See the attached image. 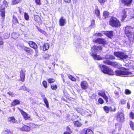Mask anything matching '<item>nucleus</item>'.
I'll return each mask as SVG.
<instances>
[{
	"instance_id": "obj_40",
	"label": "nucleus",
	"mask_w": 134,
	"mask_h": 134,
	"mask_svg": "<svg viewBox=\"0 0 134 134\" xmlns=\"http://www.w3.org/2000/svg\"><path fill=\"white\" fill-rule=\"evenodd\" d=\"M38 30L40 32L42 33L43 34H44L45 35H46V33L44 31L41 29H40V28H37Z\"/></svg>"
},
{
	"instance_id": "obj_46",
	"label": "nucleus",
	"mask_w": 134,
	"mask_h": 134,
	"mask_svg": "<svg viewBox=\"0 0 134 134\" xmlns=\"http://www.w3.org/2000/svg\"><path fill=\"white\" fill-rule=\"evenodd\" d=\"M125 92V93L127 94H129L131 93V91L128 89H126Z\"/></svg>"
},
{
	"instance_id": "obj_10",
	"label": "nucleus",
	"mask_w": 134,
	"mask_h": 134,
	"mask_svg": "<svg viewBox=\"0 0 134 134\" xmlns=\"http://www.w3.org/2000/svg\"><path fill=\"white\" fill-rule=\"evenodd\" d=\"M129 12L128 9H125L122 11V13L121 14L122 16V20H123L126 18L127 15V13Z\"/></svg>"
},
{
	"instance_id": "obj_25",
	"label": "nucleus",
	"mask_w": 134,
	"mask_h": 134,
	"mask_svg": "<svg viewBox=\"0 0 134 134\" xmlns=\"http://www.w3.org/2000/svg\"><path fill=\"white\" fill-rule=\"evenodd\" d=\"M21 0H13L12 1V4L15 5L19 3Z\"/></svg>"
},
{
	"instance_id": "obj_44",
	"label": "nucleus",
	"mask_w": 134,
	"mask_h": 134,
	"mask_svg": "<svg viewBox=\"0 0 134 134\" xmlns=\"http://www.w3.org/2000/svg\"><path fill=\"white\" fill-rule=\"evenodd\" d=\"M17 46L20 49H21L22 48L23 49H24V48L25 47L22 44H19L17 45Z\"/></svg>"
},
{
	"instance_id": "obj_6",
	"label": "nucleus",
	"mask_w": 134,
	"mask_h": 134,
	"mask_svg": "<svg viewBox=\"0 0 134 134\" xmlns=\"http://www.w3.org/2000/svg\"><path fill=\"white\" fill-rule=\"evenodd\" d=\"M124 116L123 113L118 112L117 114V120L119 122H123L124 120Z\"/></svg>"
},
{
	"instance_id": "obj_58",
	"label": "nucleus",
	"mask_w": 134,
	"mask_h": 134,
	"mask_svg": "<svg viewBox=\"0 0 134 134\" xmlns=\"http://www.w3.org/2000/svg\"><path fill=\"white\" fill-rule=\"evenodd\" d=\"M115 127L116 128L117 127H118V128L119 127H121V125L118 124H116L115 125Z\"/></svg>"
},
{
	"instance_id": "obj_52",
	"label": "nucleus",
	"mask_w": 134,
	"mask_h": 134,
	"mask_svg": "<svg viewBox=\"0 0 134 134\" xmlns=\"http://www.w3.org/2000/svg\"><path fill=\"white\" fill-rule=\"evenodd\" d=\"M114 93L115 94L116 97V98H118L119 97V93L117 91H115L114 92Z\"/></svg>"
},
{
	"instance_id": "obj_18",
	"label": "nucleus",
	"mask_w": 134,
	"mask_h": 134,
	"mask_svg": "<svg viewBox=\"0 0 134 134\" xmlns=\"http://www.w3.org/2000/svg\"><path fill=\"white\" fill-rule=\"evenodd\" d=\"M106 35L109 38H111L113 35V32L112 31H107L105 33Z\"/></svg>"
},
{
	"instance_id": "obj_30",
	"label": "nucleus",
	"mask_w": 134,
	"mask_h": 134,
	"mask_svg": "<svg viewBox=\"0 0 134 134\" xmlns=\"http://www.w3.org/2000/svg\"><path fill=\"white\" fill-rule=\"evenodd\" d=\"M129 124L132 130L134 131V123L131 121L130 122Z\"/></svg>"
},
{
	"instance_id": "obj_37",
	"label": "nucleus",
	"mask_w": 134,
	"mask_h": 134,
	"mask_svg": "<svg viewBox=\"0 0 134 134\" xmlns=\"http://www.w3.org/2000/svg\"><path fill=\"white\" fill-rule=\"evenodd\" d=\"M51 56V55H49L47 54H46L44 55V57L46 59H48Z\"/></svg>"
},
{
	"instance_id": "obj_5",
	"label": "nucleus",
	"mask_w": 134,
	"mask_h": 134,
	"mask_svg": "<svg viewBox=\"0 0 134 134\" xmlns=\"http://www.w3.org/2000/svg\"><path fill=\"white\" fill-rule=\"evenodd\" d=\"M114 54L115 56L121 59H125L128 57L127 55L122 52H115Z\"/></svg>"
},
{
	"instance_id": "obj_41",
	"label": "nucleus",
	"mask_w": 134,
	"mask_h": 134,
	"mask_svg": "<svg viewBox=\"0 0 134 134\" xmlns=\"http://www.w3.org/2000/svg\"><path fill=\"white\" fill-rule=\"evenodd\" d=\"M5 12L4 10L2 11L1 13V16L3 18L5 17Z\"/></svg>"
},
{
	"instance_id": "obj_13",
	"label": "nucleus",
	"mask_w": 134,
	"mask_h": 134,
	"mask_svg": "<svg viewBox=\"0 0 134 134\" xmlns=\"http://www.w3.org/2000/svg\"><path fill=\"white\" fill-rule=\"evenodd\" d=\"M59 25L61 26H63L66 24V20L63 17H61L59 20Z\"/></svg>"
},
{
	"instance_id": "obj_24",
	"label": "nucleus",
	"mask_w": 134,
	"mask_h": 134,
	"mask_svg": "<svg viewBox=\"0 0 134 134\" xmlns=\"http://www.w3.org/2000/svg\"><path fill=\"white\" fill-rule=\"evenodd\" d=\"M84 134H94L93 132L90 129H87L85 131Z\"/></svg>"
},
{
	"instance_id": "obj_33",
	"label": "nucleus",
	"mask_w": 134,
	"mask_h": 134,
	"mask_svg": "<svg viewBox=\"0 0 134 134\" xmlns=\"http://www.w3.org/2000/svg\"><path fill=\"white\" fill-rule=\"evenodd\" d=\"M111 62L110 60H107L103 61V63L105 64L111 65Z\"/></svg>"
},
{
	"instance_id": "obj_45",
	"label": "nucleus",
	"mask_w": 134,
	"mask_h": 134,
	"mask_svg": "<svg viewBox=\"0 0 134 134\" xmlns=\"http://www.w3.org/2000/svg\"><path fill=\"white\" fill-rule=\"evenodd\" d=\"M99 103L100 104H102L104 103V100L101 98H99L98 99Z\"/></svg>"
},
{
	"instance_id": "obj_7",
	"label": "nucleus",
	"mask_w": 134,
	"mask_h": 134,
	"mask_svg": "<svg viewBox=\"0 0 134 134\" xmlns=\"http://www.w3.org/2000/svg\"><path fill=\"white\" fill-rule=\"evenodd\" d=\"M18 109L21 112L24 119L25 120H27L30 118V115L27 114L23 110H21L20 108H18Z\"/></svg>"
},
{
	"instance_id": "obj_14",
	"label": "nucleus",
	"mask_w": 134,
	"mask_h": 134,
	"mask_svg": "<svg viewBox=\"0 0 134 134\" xmlns=\"http://www.w3.org/2000/svg\"><path fill=\"white\" fill-rule=\"evenodd\" d=\"M20 129L23 131L28 132L30 130V127L28 126L24 125Z\"/></svg>"
},
{
	"instance_id": "obj_28",
	"label": "nucleus",
	"mask_w": 134,
	"mask_h": 134,
	"mask_svg": "<svg viewBox=\"0 0 134 134\" xmlns=\"http://www.w3.org/2000/svg\"><path fill=\"white\" fill-rule=\"evenodd\" d=\"M74 124L75 126L76 127L80 126L81 125V124L78 121H75L74 122Z\"/></svg>"
},
{
	"instance_id": "obj_19",
	"label": "nucleus",
	"mask_w": 134,
	"mask_h": 134,
	"mask_svg": "<svg viewBox=\"0 0 134 134\" xmlns=\"http://www.w3.org/2000/svg\"><path fill=\"white\" fill-rule=\"evenodd\" d=\"M44 96V95H42V98H43V100H44V103L46 105V107H47V108H48L49 103L48 101L46 98Z\"/></svg>"
},
{
	"instance_id": "obj_56",
	"label": "nucleus",
	"mask_w": 134,
	"mask_h": 134,
	"mask_svg": "<svg viewBox=\"0 0 134 134\" xmlns=\"http://www.w3.org/2000/svg\"><path fill=\"white\" fill-rule=\"evenodd\" d=\"M35 2L38 5H40L41 4L40 0H35Z\"/></svg>"
},
{
	"instance_id": "obj_51",
	"label": "nucleus",
	"mask_w": 134,
	"mask_h": 134,
	"mask_svg": "<svg viewBox=\"0 0 134 134\" xmlns=\"http://www.w3.org/2000/svg\"><path fill=\"white\" fill-rule=\"evenodd\" d=\"M110 109L111 111H115L116 110V108L114 107L113 108H112L111 107H110Z\"/></svg>"
},
{
	"instance_id": "obj_42",
	"label": "nucleus",
	"mask_w": 134,
	"mask_h": 134,
	"mask_svg": "<svg viewBox=\"0 0 134 134\" xmlns=\"http://www.w3.org/2000/svg\"><path fill=\"white\" fill-rule=\"evenodd\" d=\"M117 63L116 62H112L111 65L112 66L115 68H116V67H117V66H116V65H117Z\"/></svg>"
},
{
	"instance_id": "obj_47",
	"label": "nucleus",
	"mask_w": 134,
	"mask_h": 134,
	"mask_svg": "<svg viewBox=\"0 0 134 134\" xmlns=\"http://www.w3.org/2000/svg\"><path fill=\"white\" fill-rule=\"evenodd\" d=\"M98 94L99 95L102 97L106 95L105 93L104 92H99Z\"/></svg>"
},
{
	"instance_id": "obj_39",
	"label": "nucleus",
	"mask_w": 134,
	"mask_h": 134,
	"mask_svg": "<svg viewBox=\"0 0 134 134\" xmlns=\"http://www.w3.org/2000/svg\"><path fill=\"white\" fill-rule=\"evenodd\" d=\"M42 85L45 88H46L47 87V82L46 81H43L42 82Z\"/></svg>"
},
{
	"instance_id": "obj_9",
	"label": "nucleus",
	"mask_w": 134,
	"mask_h": 134,
	"mask_svg": "<svg viewBox=\"0 0 134 134\" xmlns=\"http://www.w3.org/2000/svg\"><path fill=\"white\" fill-rule=\"evenodd\" d=\"M94 42L95 43L100 44H105L106 43V41L103 38H98L94 41Z\"/></svg>"
},
{
	"instance_id": "obj_8",
	"label": "nucleus",
	"mask_w": 134,
	"mask_h": 134,
	"mask_svg": "<svg viewBox=\"0 0 134 134\" xmlns=\"http://www.w3.org/2000/svg\"><path fill=\"white\" fill-rule=\"evenodd\" d=\"M28 44L30 47L35 49L36 51H37V46L35 42L32 41H30Z\"/></svg>"
},
{
	"instance_id": "obj_57",
	"label": "nucleus",
	"mask_w": 134,
	"mask_h": 134,
	"mask_svg": "<svg viewBox=\"0 0 134 134\" xmlns=\"http://www.w3.org/2000/svg\"><path fill=\"white\" fill-rule=\"evenodd\" d=\"M3 44V42L1 37H0V45H2Z\"/></svg>"
},
{
	"instance_id": "obj_23",
	"label": "nucleus",
	"mask_w": 134,
	"mask_h": 134,
	"mask_svg": "<svg viewBox=\"0 0 134 134\" xmlns=\"http://www.w3.org/2000/svg\"><path fill=\"white\" fill-rule=\"evenodd\" d=\"M103 109L107 113H109L110 111V107L105 106L103 107Z\"/></svg>"
},
{
	"instance_id": "obj_62",
	"label": "nucleus",
	"mask_w": 134,
	"mask_h": 134,
	"mask_svg": "<svg viewBox=\"0 0 134 134\" xmlns=\"http://www.w3.org/2000/svg\"><path fill=\"white\" fill-rule=\"evenodd\" d=\"M94 20H93L92 22H91V25L92 26H93L94 25Z\"/></svg>"
},
{
	"instance_id": "obj_3",
	"label": "nucleus",
	"mask_w": 134,
	"mask_h": 134,
	"mask_svg": "<svg viewBox=\"0 0 134 134\" xmlns=\"http://www.w3.org/2000/svg\"><path fill=\"white\" fill-rule=\"evenodd\" d=\"M134 27L130 26H127L125 27V33L129 39H131L134 34Z\"/></svg>"
},
{
	"instance_id": "obj_35",
	"label": "nucleus",
	"mask_w": 134,
	"mask_h": 134,
	"mask_svg": "<svg viewBox=\"0 0 134 134\" xmlns=\"http://www.w3.org/2000/svg\"><path fill=\"white\" fill-rule=\"evenodd\" d=\"M24 17L25 19L27 20H28L29 19V16L28 14L26 13H24Z\"/></svg>"
},
{
	"instance_id": "obj_15",
	"label": "nucleus",
	"mask_w": 134,
	"mask_h": 134,
	"mask_svg": "<svg viewBox=\"0 0 134 134\" xmlns=\"http://www.w3.org/2000/svg\"><path fill=\"white\" fill-rule=\"evenodd\" d=\"M121 1L125 5L128 6L131 3L132 0H121Z\"/></svg>"
},
{
	"instance_id": "obj_11",
	"label": "nucleus",
	"mask_w": 134,
	"mask_h": 134,
	"mask_svg": "<svg viewBox=\"0 0 134 134\" xmlns=\"http://www.w3.org/2000/svg\"><path fill=\"white\" fill-rule=\"evenodd\" d=\"M81 86L82 89L85 90L88 87V83L85 81H81Z\"/></svg>"
},
{
	"instance_id": "obj_32",
	"label": "nucleus",
	"mask_w": 134,
	"mask_h": 134,
	"mask_svg": "<svg viewBox=\"0 0 134 134\" xmlns=\"http://www.w3.org/2000/svg\"><path fill=\"white\" fill-rule=\"evenodd\" d=\"M13 24H15L18 23V19L15 17L13 16Z\"/></svg>"
},
{
	"instance_id": "obj_60",
	"label": "nucleus",
	"mask_w": 134,
	"mask_h": 134,
	"mask_svg": "<svg viewBox=\"0 0 134 134\" xmlns=\"http://www.w3.org/2000/svg\"><path fill=\"white\" fill-rule=\"evenodd\" d=\"M96 35L99 36H102V34L101 33H98L96 34Z\"/></svg>"
},
{
	"instance_id": "obj_61",
	"label": "nucleus",
	"mask_w": 134,
	"mask_h": 134,
	"mask_svg": "<svg viewBox=\"0 0 134 134\" xmlns=\"http://www.w3.org/2000/svg\"><path fill=\"white\" fill-rule=\"evenodd\" d=\"M7 2L5 1H3V3L4 4H5V5L6 7L7 6Z\"/></svg>"
},
{
	"instance_id": "obj_59",
	"label": "nucleus",
	"mask_w": 134,
	"mask_h": 134,
	"mask_svg": "<svg viewBox=\"0 0 134 134\" xmlns=\"http://www.w3.org/2000/svg\"><path fill=\"white\" fill-rule=\"evenodd\" d=\"M127 107L128 109H130V103L129 102H127Z\"/></svg>"
},
{
	"instance_id": "obj_55",
	"label": "nucleus",
	"mask_w": 134,
	"mask_h": 134,
	"mask_svg": "<svg viewBox=\"0 0 134 134\" xmlns=\"http://www.w3.org/2000/svg\"><path fill=\"white\" fill-rule=\"evenodd\" d=\"M26 87L25 86H23L20 87V89L25 91L26 90Z\"/></svg>"
},
{
	"instance_id": "obj_4",
	"label": "nucleus",
	"mask_w": 134,
	"mask_h": 134,
	"mask_svg": "<svg viewBox=\"0 0 134 134\" xmlns=\"http://www.w3.org/2000/svg\"><path fill=\"white\" fill-rule=\"evenodd\" d=\"M110 24L113 27H118L120 26L121 24L119 21L114 17H111L109 22Z\"/></svg>"
},
{
	"instance_id": "obj_26",
	"label": "nucleus",
	"mask_w": 134,
	"mask_h": 134,
	"mask_svg": "<svg viewBox=\"0 0 134 134\" xmlns=\"http://www.w3.org/2000/svg\"><path fill=\"white\" fill-rule=\"evenodd\" d=\"M23 49L26 52L28 53H30V51L31 49L25 46L24 47Z\"/></svg>"
},
{
	"instance_id": "obj_36",
	"label": "nucleus",
	"mask_w": 134,
	"mask_h": 134,
	"mask_svg": "<svg viewBox=\"0 0 134 134\" xmlns=\"http://www.w3.org/2000/svg\"><path fill=\"white\" fill-rule=\"evenodd\" d=\"M55 81V79L52 78L49 79L48 80V82L49 83H53Z\"/></svg>"
},
{
	"instance_id": "obj_54",
	"label": "nucleus",
	"mask_w": 134,
	"mask_h": 134,
	"mask_svg": "<svg viewBox=\"0 0 134 134\" xmlns=\"http://www.w3.org/2000/svg\"><path fill=\"white\" fill-rule=\"evenodd\" d=\"M103 97L106 101V102H108V98L107 96H106V95L104 96H103Z\"/></svg>"
},
{
	"instance_id": "obj_48",
	"label": "nucleus",
	"mask_w": 134,
	"mask_h": 134,
	"mask_svg": "<svg viewBox=\"0 0 134 134\" xmlns=\"http://www.w3.org/2000/svg\"><path fill=\"white\" fill-rule=\"evenodd\" d=\"M130 117L132 119L134 118V113L133 112H131L130 114Z\"/></svg>"
},
{
	"instance_id": "obj_20",
	"label": "nucleus",
	"mask_w": 134,
	"mask_h": 134,
	"mask_svg": "<svg viewBox=\"0 0 134 134\" xmlns=\"http://www.w3.org/2000/svg\"><path fill=\"white\" fill-rule=\"evenodd\" d=\"M8 120L9 121L12 122V123H14L16 122V120L15 119L13 116L9 117L8 118Z\"/></svg>"
},
{
	"instance_id": "obj_63",
	"label": "nucleus",
	"mask_w": 134,
	"mask_h": 134,
	"mask_svg": "<svg viewBox=\"0 0 134 134\" xmlns=\"http://www.w3.org/2000/svg\"><path fill=\"white\" fill-rule=\"evenodd\" d=\"M64 1L65 2L68 3H69L71 2V0H64Z\"/></svg>"
},
{
	"instance_id": "obj_12",
	"label": "nucleus",
	"mask_w": 134,
	"mask_h": 134,
	"mask_svg": "<svg viewBox=\"0 0 134 134\" xmlns=\"http://www.w3.org/2000/svg\"><path fill=\"white\" fill-rule=\"evenodd\" d=\"M20 80L22 82H24L25 80V72L21 70L20 73Z\"/></svg>"
},
{
	"instance_id": "obj_53",
	"label": "nucleus",
	"mask_w": 134,
	"mask_h": 134,
	"mask_svg": "<svg viewBox=\"0 0 134 134\" xmlns=\"http://www.w3.org/2000/svg\"><path fill=\"white\" fill-rule=\"evenodd\" d=\"M66 130L67 131H69L70 132L72 133V132L70 129V128L69 126H67L66 128Z\"/></svg>"
},
{
	"instance_id": "obj_31",
	"label": "nucleus",
	"mask_w": 134,
	"mask_h": 134,
	"mask_svg": "<svg viewBox=\"0 0 134 134\" xmlns=\"http://www.w3.org/2000/svg\"><path fill=\"white\" fill-rule=\"evenodd\" d=\"M35 20L36 22H39L40 21V17L37 15L34 16Z\"/></svg>"
},
{
	"instance_id": "obj_49",
	"label": "nucleus",
	"mask_w": 134,
	"mask_h": 134,
	"mask_svg": "<svg viewBox=\"0 0 134 134\" xmlns=\"http://www.w3.org/2000/svg\"><path fill=\"white\" fill-rule=\"evenodd\" d=\"M116 66H117V67H116V68L119 69L121 68L122 66V65L120 64L119 63H117V65H116Z\"/></svg>"
},
{
	"instance_id": "obj_38",
	"label": "nucleus",
	"mask_w": 134,
	"mask_h": 134,
	"mask_svg": "<svg viewBox=\"0 0 134 134\" xmlns=\"http://www.w3.org/2000/svg\"><path fill=\"white\" fill-rule=\"evenodd\" d=\"M68 77L71 80L74 81H75L76 80V79L73 77L72 76L69 75H68Z\"/></svg>"
},
{
	"instance_id": "obj_43",
	"label": "nucleus",
	"mask_w": 134,
	"mask_h": 134,
	"mask_svg": "<svg viewBox=\"0 0 134 134\" xmlns=\"http://www.w3.org/2000/svg\"><path fill=\"white\" fill-rule=\"evenodd\" d=\"M121 104H124L126 103V100L124 99H121L120 101Z\"/></svg>"
},
{
	"instance_id": "obj_50",
	"label": "nucleus",
	"mask_w": 134,
	"mask_h": 134,
	"mask_svg": "<svg viewBox=\"0 0 134 134\" xmlns=\"http://www.w3.org/2000/svg\"><path fill=\"white\" fill-rule=\"evenodd\" d=\"M107 0H98V2L101 4H103Z\"/></svg>"
},
{
	"instance_id": "obj_17",
	"label": "nucleus",
	"mask_w": 134,
	"mask_h": 134,
	"mask_svg": "<svg viewBox=\"0 0 134 134\" xmlns=\"http://www.w3.org/2000/svg\"><path fill=\"white\" fill-rule=\"evenodd\" d=\"M12 38L14 39H16L18 37H19V35L18 34V33H16L15 32L11 34Z\"/></svg>"
},
{
	"instance_id": "obj_27",
	"label": "nucleus",
	"mask_w": 134,
	"mask_h": 134,
	"mask_svg": "<svg viewBox=\"0 0 134 134\" xmlns=\"http://www.w3.org/2000/svg\"><path fill=\"white\" fill-rule=\"evenodd\" d=\"M109 14V13L106 11H105L103 13V16L105 18H107Z\"/></svg>"
},
{
	"instance_id": "obj_16",
	"label": "nucleus",
	"mask_w": 134,
	"mask_h": 134,
	"mask_svg": "<svg viewBox=\"0 0 134 134\" xmlns=\"http://www.w3.org/2000/svg\"><path fill=\"white\" fill-rule=\"evenodd\" d=\"M20 103V101L17 99L14 100L11 103V105L14 106L18 104H19Z\"/></svg>"
},
{
	"instance_id": "obj_2",
	"label": "nucleus",
	"mask_w": 134,
	"mask_h": 134,
	"mask_svg": "<svg viewBox=\"0 0 134 134\" xmlns=\"http://www.w3.org/2000/svg\"><path fill=\"white\" fill-rule=\"evenodd\" d=\"M102 47L101 46H94L92 47L91 49V52L90 55L92 56L94 60H99L105 58L106 59H114L115 58L113 55H107L105 57L102 58L100 55H97L96 53L99 50H102Z\"/></svg>"
},
{
	"instance_id": "obj_1",
	"label": "nucleus",
	"mask_w": 134,
	"mask_h": 134,
	"mask_svg": "<svg viewBox=\"0 0 134 134\" xmlns=\"http://www.w3.org/2000/svg\"><path fill=\"white\" fill-rule=\"evenodd\" d=\"M99 66L101 71L104 73L111 75L114 74L112 70L106 66L99 64ZM122 69L121 70H118L115 71L114 74L116 76H119L125 75L130 76H132V73L131 72L128 71L126 68H122Z\"/></svg>"
},
{
	"instance_id": "obj_22",
	"label": "nucleus",
	"mask_w": 134,
	"mask_h": 134,
	"mask_svg": "<svg viewBox=\"0 0 134 134\" xmlns=\"http://www.w3.org/2000/svg\"><path fill=\"white\" fill-rule=\"evenodd\" d=\"M95 13L96 16H97L99 18V19H100V14L99 10L98 9H96L95 10Z\"/></svg>"
},
{
	"instance_id": "obj_34",
	"label": "nucleus",
	"mask_w": 134,
	"mask_h": 134,
	"mask_svg": "<svg viewBox=\"0 0 134 134\" xmlns=\"http://www.w3.org/2000/svg\"><path fill=\"white\" fill-rule=\"evenodd\" d=\"M57 86L56 85H54L53 84L51 85V89L53 90H55L57 88Z\"/></svg>"
},
{
	"instance_id": "obj_64",
	"label": "nucleus",
	"mask_w": 134,
	"mask_h": 134,
	"mask_svg": "<svg viewBox=\"0 0 134 134\" xmlns=\"http://www.w3.org/2000/svg\"><path fill=\"white\" fill-rule=\"evenodd\" d=\"M70 133V132H69L66 131L64 132V134H71Z\"/></svg>"
},
{
	"instance_id": "obj_29",
	"label": "nucleus",
	"mask_w": 134,
	"mask_h": 134,
	"mask_svg": "<svg viewBox=\"0 0 134 134\" xmlns=\"http://www.w3.org/2000/svg\"><path fill=\"white\" fill-rule=\"evenodd\" d=\"M7 93L10 96L12 97H15L16 96V94L13 93V92H12L9 91Z\"/></svg>"
},
{
	"instance_id": "obj_21",
	"label": "nucleus",
	"mask_w": 134,
	"mask_h": 134,
	"mask_svg": "<svg viewBox=\"0 0 134 134\" xmlns=\"http://www.w3.org/2000/svg\"><path fill=\"white\" fill-rule=\"evenodd\" d=\"M49 47V44L48 43H46L44 44L43 46V50L44 51L48 49Z\"/></svg>"
}]
</instances>
